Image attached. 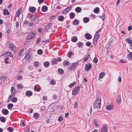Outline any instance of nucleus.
Returning <instances> with one entry per match:
<instances>
[{
	"label": "nucleus",
	"instance_id": "1",
	"mask_svg": "<svg viewBox=\"0 0 132 132\" xmlns=\"http://www.w3.org/2000/svg\"><path fill=\"white\" fill-rule=\"evenodd\" d=\"M101 106V100H100L96 99L94 103L93 107L96 109H100Z\"/></svg>",
	"mask_w": 132,
	"mask_h": 132
},
{
	"label": "nucleus",
	"instance_id": "2",
	"mask_svg": "<svg viewBox=\"0 0 132 132\" xmlns=\"http://www.w3.org/2000/svg\"><path fill=\"white\" fill-rule=\"evenodd\" d=\"M35 33L32 32L30 33L27 37V38L28 40H31L33 39L36 37Z\"/></svg>",
	"mask_w": 132,
	"mask_h": 132
},
{
	"label": "nucleus",
	"instance_id": "3",
	"mask_svg": "<svg viewBox=\"0 0 132 132\" xmlns=\"http://www.w3.org/2000/svg\"><path fill=\"white\" fill-rule=\"evenodd\" d=\"M80 89V87L77 86L73 89L72 91V94L73 95H76L78 93Z\"/></svg>",
	"mask_w": 132,
	"mask_h": 132
},
{
	"label": "nucleus",
	"instance_id": "4",
	"mask_svg": "<svg viewBox=\"0 0 132 132\" xmlns=\"http://www.w3.org/2000/svg\"><path fill=\"white\" fill-rule=\"evenodd\" d=\"M107 127L106 124H103L101 129L100 132H107Z\"/></svg>",
	"mask_w": 132,
	"mask_h": 132
},
{
	"label": "nucleus",
	"instance_id": "5",
	"mask_svg": "<svg viewBox=\"0 0 132 132\" xmlns=\"http://www.w3.org/2000/svg\"><path fill=\"white\" fill-rule=\"evenodd\" d=\"M9 47L13 51H15L16 50V46L13 44L11 43L10 44Z\"/></svg>",
	"mask_w": 132,
	"mask_h": 132
},
{
	"label": "nucleus",
	"instance_id": "6",
	"mask_svg": "<svg viewBox=\"0 0 132 132\" xmlns=\"http://www.w3.org/2000/svg\"><path fill=\"white\" fill-rule=\"evenodd\" d=\"M71 8L72 7L71 6L67 7L66 9L63 10V13L64 14L67 13L71 9Z\"/></svg>",
	"mask_w": 132,
	"mask_h": 132
},
{
	"label": "nucleus",
	"instance_id": "7",
	"mask_svg": "<svg viewBox=\"0 0 132 132\" xmlns=\"http://www.w3.org/2000/svg\"><path fill=\"white\" fill-rule=\"evenodd\" d=\"M85 37L86 39L89 40L92 38V36L90 34L87 33L85 34Z\"/></svg>",
	"mask_w": 132,
	"mask_h": 132
},
{
	"label": "nucleus",
	"instance_id": "8",
	"mask_svg": "<svg viewBox=\"0 0 132 132\" xmlns=\"http://www.w3.org/2000/svg\"><path fill=\"white\" fill-rule=\"evenodd\" d=\"M26 95L28 97H30L32 96L33 94L32 92L31 91L28 90L25 93Z\"/></svg>",
	"mask_w": 132,
	"mask_h": 132
},
{
	"label": "nucleus",
	"instance_id": "9",
	"mask_svg": "<svg viewBox=\"0 0 132 132\" xmlns=\"http://www.w3.org/2000/svg\"><path fill=\"white\" fill-rule=\"evenodd\" d=\"M100 36L99 34H95L93 39V41L94 42H96L100 37Z\"/></svg>",
	"mask_w": 132,
	"mask_h": 132
},
{
	"label": "nucleus",
	"instance_id": "10",
	"mask_svg": "<svg viewBox=\"0 0 132 132\" xmlns=\"http://www.w3.org/2000/svg\"><path fill=\"white\" fill-rule=\"evenodd\" d=\"M2 113L5 115H7L9 111L8 110L5 109H3L2 110Z\"/></svg>",
	"mask_w": 132,
	"mask_h": 132
},
{
	"label": "nucleus",
	"instance_id": "11",
	"mask_svg": "<svg viewBox=\"0 0 132 132\" xmlns=\"http://www.w3.org/2000/svg\"><path fill=\"white\" fill-rule=\"evenodd\" d=\"M113 106L112 105H109L106 107V109L107 110L109 111L112 110L113 108Z\"/></svg>",
	"mask_w": 132,
	"mask_h": 132
},
{
	"label": "nucleus",
	"instance_id": "12",
	"mask_svg": "<svg viewBox=\"0 0 132 132\" xmlns=\"http://www.w3.org/2000/svg\"><path fill=\"white\" fill-rule=\"evenodd\" d=\"M25 58L29 61L31 59V55L29 53H27L25 56Z\"/></svg>",
	"mask_w": 132,
	"mask_h": 132
},
{
	"label": "nucleus",
	"instance_id": "13",
	"mask_svg": "<svg viewBox=\"0 0 132 132\" xmlns=\"http://www.w3.org/2000/svg\"><path fill=\"white\" fill-rule=\"evenodd\" d=\"M21 11L22 8H20L19 9V10L16 12V15L18 17H19L21 12Z\"/></svg>",
	"mask_w": 132,
	"mask_h": 132
},
{
	"label": "nucleus",
	"instance_id": "14",
	"mask_svg": "<svg viewBox=\"0 0 132 132\" xmlns=\"http://www.w3.org/2000/svg\"><path fill=\"white\" fill-rule=\"evenodd\" d=\"M75 16V14L73 12L70 13L69 14V18L70 19H73Z\"/></svg>",
	"mask_w": 132,
	"mask_h": 132
},
{
	"label": "nucleus",
	"instance_id": "15",
	"mask_svg": "<svg viewBox=\"0 0 132 132\" xmlns=\"http://www.w3.org/2000/svg\"><path fill=\"white\" fill-rule=\"evenodd\" d=\"M3 14L4 15H9L10 13L8 10L6 9H5L3 11Z\"/></svg>",
	"mask_w": 132,
	"mask_h": 132
},
{
	"label": "nucleus",
	"instance_id": "16",
	"mask_svg": "<svg viewBox=\"0 0 132 132\" xmlns=\"http://www.w3.org/2000/svg\"><path fill=\"white\" fill-rule=\"evenodd\" d=\"M29 10L32 13L35 12L36 10V8L34 7H31L29 8Z\"/></svg>",
	"mask_w": 132,
	"mask_h": 132
},
{
	"label": "nucleus",
	"instance_id": "17",
	"mask_svg": "<svg viewBox=\"0 0 132 132\" xmlns=\"http://www.w3.org/2000/svg\"><path fill=\"white\" fill-rule=\"evenodd\" d=\"M57 62V60L55 58L53 59L51 61V63L53 65L56 64Z\"/></svg>",
	"mask_w": 132,
	"mask_h": 132
},
{
	"label": "nucleus",
	"instance_id": "18",
	"mask_svg": "<svg viewBox=\"0 0 132 132\" xmlns=\"http://www.w3.org/2000/svg\"><path fill=\"white\" fill-rule=\"evenodd\" d=\"M24 51V49L22 48L21 49L20 51L19 52L18 54V56L20 57H21L22 56H23V53H22V52Z\"/></svg>",
	"mask_w": 132,
	"mask_h": 132
},
{
	"label": "nucleus",
	"instance_id": "19",
	"mask_svg": "<svg viewBox=\"0 0 132 132\" xmlns=\"http://www.w3.org/2000/svg\"><path fill=\"white\" fill-rule=\"evenodd\" d=\"M127 57L129 60L132 59V52H130L127 55Z\"/></svg>",
	"mask_w": 132,
	"mask_h": 132
},
{
	"label": "nucleus",
	"instance_id": "20",
	"mask_svg": "<svg viewBox=\"0 0 132 132\" xmlns=\"http://www.w3.org/2000/svg\"><path fill=\"white\" fill-rule=\"evenodd\" d=\"M82 9L80 7H77L75 9V11L77 13H79L81 12Z\"/></svg>",
	"mask_w": 132,
	"mask_h": 132
},
{
	"label": "nucleus",
	"instance_id": "21",
	"mask_svg": "<svg viewBox=\"0 0 132 132\" xmlns=\"http://www.w3.org/2000/svg\"><path fill=\"white\" fill-rule=\"evenodd\" d=\"M58 20L60 21H62L64 20V16L62 15H60L57 18Z\"/></svg>",
	"mask_w": 132,
	"mask_h": 132
},
{
	"label": "nucleus",
	"instance_id": "22",
	"mask_svg": "<svg viewBox=\"0 0 132 132\" xmlns=\"http://www.w3.org/2000/svg\"><path fill=\"white\" fill-rule=\"evenodd\" d=\"M47 10V7L45 5L43 6L42 8V10L43 12H46Z\"/></svg>",
	"mask_w": 132,
	"mask_h": 132
},
{
	"label": "nucleus",
	"instance_id": "23",
	"mask_svg": "<svg viewBox=\"0 0 132 132\" xmlns=\"http://www.w3.org/2000/svg\"><path fill=\"white\" fill-rule=\"evenodd\" d=\"M79 23V21L77 19L75 20L72 22V24L74 25L77 24Z\"/></svg>",
	"mask_w": 132,
	"mask_h": 132
},
{
	"label": "nucleus",
	"instance_id": "24",
	"mask_svg": "<svg viewBox=\"0 0 132 132\" xmlns=\"http://www.w3.org/2000/svg\"><path fill=\"white\" fill-rule=\"evenodd\" d=\"M84 22L85 23H87L89 21V19L87 17H85L83 19Z\"/></svg>",
	"mask_w": 132,
	"mask_h": 132
},
{
	"label": "nucleus",
	"instance_id": "25",
	"mask_svg": "<svg viewBox=\"0 0 132 132\" xmlns=\"http://www.w3.org/2000/svg\"><path fill=\"white\" fill-rule=\"evenodd\" d=\"M58 70L59 73L60 75L63 74L64 73L63 70L62 69L59 68L58 69Z\"/></svg>",
	"mask_w": 132,
	"mask_h": 132
},
{
	"label": "nucleus",
	"instance_id": "26",
	"mask_svg": "<svg viewBox=\"0 0 132 132\" xmlns=\"http://www.w3.org/2000/svg\"><path fill=\"white\" fill-rule=\"evenodd\" d=\"M71 40L72 42H75L77 41V38L76 36H73Z\"/></svg>",
	"mask_w": 132,
	"mask_h": 132
},
{
	"label": "nucleus",
	"instance_id": "27",
	"mask_svg": "<svg viewBox=\"0 0 132 132\" xmlns=\"http://www.w3.org/2000/svg\"><path fill=\"white\" fill-rule=\"evenodd\" d=\"M0 120L2 122L4 123L5 122L6 119L4 117H2L0 118Z\"/></svg>",
	"mask_w": 132,
	"mask_h": 132
},
{
	"label": "nucleus",
	"instance_id": "28",
	"mask_svg": "<svg viewBox=\"0 0 132 132\" xmlns=\"http://www.w3.org/2000/svg\"><path fill=\"white\" fill-rule=\"evenodd\" d=\"M105 73L103 72H101L99 75L100 78L101 79L103 78V76L105 75Z\"/></svg>",
	"mask_w": 132,
	"mask_h": 132
},
{
	"label": "nucleus",
	"instance_id": "29",
	"mask_svg": "<svg viewBox=\"0 0 132 132\" xmlns=\"http://www.w3.org/2000/svg\"><path fill=\"white\" fill-rule=\"evenodd\" d=\"M37 52L38 54L41 55L43 54V51L42 49H39L37 51Z\"/></svg>",
	"mask_w": 132,
	"mask_h": 132
},
{
	"label": "nucleus",
	"instance_id": "30",
	"mask_svg": "<svg viewBox=\"0 0 132 132\" xmlns=\"http://www.w3.org/2000/svg\"><path fill=\"white\" fill-rule=\"evenodd\" d=\"M69 62L67 60H65L63 63V64L64 65H67L69 64Z\"/></svg>",
	"mask_w": 132,
	"mask_h": 132
},
{
	"label": "nucleus",
	"instance_id": "31",
	"mask_svg": "<svg viewBox=\"0 0 132 132\" xmlns=\"http://www.w3.org/2000/svg\"><path fill=\"white\" fill-rule=\"evenodd\" d=\"M125 41L127 43H128L129 44H131L132 43V41L129 39V38H127L125 39Z\"/></svg>",
	"mask_w": 132,
	"mask_h": 132
},
{
	"label": "nucleus",
	"instance_id": "32",
	"mask_svg": "<svg viewBox=\"0 0 132 132\" xmlns=\"http://www.w3.org/2000/svg\"><path fill=\"white\" fill-rule=\"evenodd\" d=\"M34 116L35 117V118L37 119L39 117V114L37 113H36L34 114Z\"/></svg>",
	"mask_w": 132,
	"mask_h": 132
},
{
	"label": "nucleus",
	"instance_id": "33",
	"mask_svg": "<svg viewBox=\"0 0 132 132\" xmlns=\"http://www.w3.org/2000/svg\"><path fill=\"white\" fill-rule=\"evenodd\" d=\"M121 99L120 96H119L118 97V98L117 100V103L119 104H120L121 103Z\"/></svg>",
	"mask_w": 132,
	"mask_h": 132
},
{
	"label": "nucleus",
	"instance_id": "34",
	"mask_svg": "<svg viewBox=\"0 0 132 132\" xmlns=\"http://www.w3.org/2000/svg\"><path fill=\"white\" fill-rule=\"evenodd\" d=\"M52 25V23H49L48 25L46 26L45 27V29L47 30V29H49L50 28V26H51Z\"/></svg>",
	"mask_w": 132,
	"mask_h": 132
},
{
	"label": "nucleus",
	"instance_id": "35",
	"mask_svg": "<svg viewBox=\"0 0 132 132\" xmlns=\"http://www.w3.org/2000/svg\"><path fill=\"white\" fill-rule=\"evenodd\" d=\"M83 46V44L82 42H79L78 43V46L79 48H82Z\"/></svg>",
	"mask_w": 132,
	"mask_h": 132
},
{
	"label": "nucleus",
	"instance_id": "36",
	"mask_svg": "<svg viewBox=\"0 0 132 132\" xmlns=\"http://www.w3.org/2000/svg\"><path fill=\"white\" fill-rule=\"evenodd\" d=\"M13 105L12 103H10L7 105V107L9 109H11L13 106Z\"/></svg>",
	"mask_w": 132,
	"mask_h": 132
},
{
	"label": "nucleus",
	"instance_id": "37",
	"mask_svg": "<svg viewBox=\"0 0 132 132\" xmlns=\"http://www.w3.org/2000/svg\"><path fill=\"white\" fill-rule=\"evenodd\" d=\"M18 99L16 97H13L11 100L14 103L16 102L17 101Z\"/></svg>",
	"mask_w": 132,
	"mask_h": 132
},
{
	"label": "nucleus",
	"instance_id": "38",
	"mask_svg": "<svg viewBox=\"0 0 132 132\" xmlns=\"http://www.w3.org/2000/svg\"><path fill=\"white\" fill-rule=\"evenodd\" d=\"M50 64V63L48 61H45L43 63L44 66H49Z\"/></svg>",
	"mask_w": 132,
	"mask_h": 132
},
{
	"label": "nucleus",
	"instance_id": "39",
	"mask_svg": "<svg viewBox=\"0 0 132 132\" xmlns=\"http://www.w3.org/2000/svg\"><path fill=\"white\" fill-rule=\"evenodd\" d=\"M99 9L98 7H96L95 8L94 10V12L95 13H97L99 11Z\"/></svg>",
	"mask_w": 132,
	"mask_h": 132
},
{
	"label": "nucleus",
	"instance_id": "40",
	"mask_svg": "<svg viewBox=\"0 0 132 132\" xmlns=\"http://www.w3.org/2000/svg\"><path fill=\"white\" fill-rule=\"evenodd\" d=\"M50 84L51 85H54L55 84L56 82L54 80L52 79L50 81Z\"/></svg>",
	"mask_w": 132,
	"mask_h": 132
},
{
	"label": "nucleus",
	"instance_id": "41",
	"mask_svg": "<svg viewBox=\"0 0 132 132\" xmlns=\"http://www.w3.org/2000/svg\"><path fill=\"white\" fill-rule=\"evenodd\" d=\"M94 123L96 127H99L98 125V122L97 120H95L94 122Z\"/></svg>",
	"mask_w": 132,
	"mask_h": 132
},
{
	"label": "nucleus",
	"instance_id": "42",
	"mask_svg": "<svg viewBox=\"0 0 132 132\" xmlns=\"http://www.w3.org/2000/svg\"><path fill=\"white\" fill-rule=\"evenodd\" d=\"M36 18L37 17L35 16H32L31 17V20L32 21H34L36 19Z\"/></svg>",
	"mask_w": 132,
	"mask_h": 132
},
{
	"label": "nucleus",
	"instance_id": "43",
	"mask_svg": "<svg viewBox=\"0 0 132 132\" xmlns=\"http://www.w3.org/2000/svg\"><path fill=\"white\" fill-rule=\"evenodd\" d=\"M72 52L71 51L69 52L68 53V55L69 58L71 57V56L72 55Z\"/></svg>",
	"mask_w": 132,
	"mask_h": 132
},
{
	"label": "nucleus",
	"instance_id": "44",
	"mask_svg": "<svg viewBox=\"0 0 132 132\" xmlns=\"http://www.w3.org/2000/svg\"><path fill=\"white\" fill-rule=\"evenodd\" d=\"M76 68L75 67H69L68 69L70 70H73Z\"/></svg>",
	"mask_w": 132,
	"mask_h": 132
},
{
	"label": "nucleus",
	"instance_id": "45",
	"mask_svg": "<svg viewBox=\"0 0 132 132\" xmlns=\"http://www.w3.org/2000/svg\"><path fill=\"white\" fill-rule=\"evenodd\" d=\"M16 86L18 88L21 89H23V86L20 84Z\"/></svg>",
	"mask_w": 132,
	"mask_h": 132
},
{
	"label": "nucleus",
	"instance_id": "46",
	"mask_svg": "<svg viewBox=\"0 0 132 132\" xmlns=\"http://www.w3.org/2000/svg\"><path fill=\"white\" fill-rule=\"evenodd\" d=\"M100 17L103 20H104L105 18V15L104 13L102 14V15Z\"/></svg>",
	"mask_w": 132,
	"mask_h": 132
},
{
	"label": "nucleus",
	"instance_id": "47",
	"mask_svg": "<svg viewBox=\"0 0 132 132\" xmlns=\"http://www.w3.org/2000/svg\"><path fill=\"white\" fill-rule=\"evenodd\" d=\"M75 83V82H74L73 83L69 85V87L70 88H71L72 87H73L74 86Z\"/></svg>",
	"mask_w": 132,
	"mask_h": 132
},
{
	"label": "nucleus",
	"instance_id": "48",
	"mask_svg": "<svg viewBox=\"0 0 132 132\" xmlns=\"http://www.w3.org/2000/svg\"><path fill=\"white\" fill-rule=\"evenodd\" d=\"M7 130L10 132H12L13 131L12 130V128L11 127L8 128Z\"/></svg>",
	"mask_w": 132,
	"mask_h": 132
},
{
	"label": "nucleus",
	"instance_id": "49",
	"mask_svg": "<svg viewBox=\"0 0 132 132\" xmlns=\"http://www.w3.org/2000/svg\"><path fill=\"white\" fill-rule=\"evenodd\" d=\"M63 120V118L61 116L59 117L58 118V121H61Z\"/></svg>",
	"mask_w": 132,
	"mask_h": 132
},
{
	"label": "nucleus",
	"instance_id": "50",
	"mask_svg": "<svg viewBox=\"0 0 132 132\" xmlns=\"http://www.w3.org/2000/svg\"><path fill=\"white\" fill-rule=\"evenodd\" d=\"M91 43L90 42H87L86 43V45L87 46H90Z\"/></svg>",
	"mask_w": 132,
	"mask_h": 132
},
{
	"label": "nucleus",
	"instance_id": "51",
	"mask_svg": "<svg viewBox=\"0 0 132 132\" xmlns=\"http://www.w3.org/2000/svg\"><path fill=\"white\" fill-rule=\"evenodd\" d=\"M91 67H85V68L86 70L88 71L91 68Z\"/></svg>",
	"mask_w": 132,
	"mask_h": 132
},
{
	"label": "nucleus",
	"instance_id": "52",
	"mask_svg": "<svg viewBox=\"0 0 132 132\" xmlns=\"http://www.w3.org/2000/svg\"><path fill=\"white\" fill-rule=\"evenodd\" d=\"M9 58H8L6 57L5 59V62L6 64H8L9 63L8 61H7L9 60Z\"/></svg>",
	"mask_w": 132,
	"mask_h": 132
},
{
	"label": "nucleus",
	"instance_id": "53",
	"mask_svg": "<svg viewBox=\"0 0 132 132\" xmlns=\"http://www.w3.org/2000/svg\"><path fill=\"white\" fill-rule=\"evenodd\" d=\"M78 103L77 102H75L74 103V107L75 108H76L78 106Z\"/></svg>",
	"mask_w": 132,
	"mask_h": 132
},
{
	"label": "nucleus",
	"instance_id": "54",
	"mask_svg": "<svg viewBox=\"0 0 132 132\" xmlns=\"http://www.w3.org/2000/svg\"><path fill=\"white\" fill-rule=\"evenodd\" d=\"M93 61L95 63H97L98 61L97 58L96 57H95L93 60Z\"/></svg>",
	"mask_w": 132,
	"mask_h": 132
},
{
	"label": "nucleus",
	"instance_id": "55",
	"mask_svg": "<svg viewBox=\"0 0 132 132\" xmlns=\"http://www.w3.org/2000/svg\"><path fill=\"white\" fill-rule=\"evenodd\" d=\"M88 58L89 56L88 55H87V56L85 57V58H84V60L85 61H87L88 59Z\"/></svg>",
	"mask_w": 132,
	"mask_h": 132
},
{
	"label": "nucleus",
	"instance_id": "56",
	"mask_svg": "<svg viewBox=\"0 0 132 132\" xmlns=\"http://www.w3.org/2000/svg\"><path fill=\"white\" fill-rule=\"evenodd\" d=\"M118 80L120 82H121V76H119L118 77Z\"/></svg>",
	"mask_w": 132,
	"mask_h": 132
},
{
	"label": "nucleus",
	"instance_id": "57",
	"mask_svg": "<svg viewBox=\"0 0 132 132\" xmlns=\"http://www.w3.org/2000/svg\"><path fill=\"white\" fill-rule=\"evenodd\" d=\"M43 100L44 101L46 100L47 99V97L46 96H43Z\"/></svg>",
	"mask_w": 132,
	"mask_h": 132
},
{
	"label": "nucleus",
	"instance_id": "58",
	"mask_svg": "<svg viewBox=\"0 0 132 132\" xmlns=\"http://www.w3.org/2000/svg\"><path fill=\"white\" fill-rule=\"evenodd\" d=\"M22 78V76L21 75L19 76L18 77V79L19 80H21Z\"/></svg>",
	"mask_w": 132,
	"mask_h": 132
},
{
	"label": "nucleus",
	"instance_id": "59",
	"mask_svg": "<svg viewBox=\"0 0 132 132\" xmlns=\"http://www.w3.org/2000/svg\"><path fill=\"white\" fill-rule=\"evenodd\" d=\"M40 39L39 38L37 39L36 40V43L37 44H39L40 42Z\"/></svg>",
	"mask_w": 132,
	"mask_h": 132
},
{
	"label": "nucleus",
	"instance_id": "60",
	"mask_svg": "<svg viewBox=\"0 0 132 132\" xmlns=\"http://www.w3.org/2000/svg\"><path fill=\"white\" fill-rule=\"evenodd\" d=\"M120 62L122 63H125L127 62V61L125 60L122 59L120 60Z\"/></svg>",
	"mask_w": 132,
	"mask_h": 132
},
{
	"label": "nucleus",
	"instance_id": "61",
	"mask_svg": "<svg viewBox=\"0 0 132 132\" xmlns=\"http://www.w3.org/2000/svg\"><path fill=\"white\" fill-rule=\"evenodd\" d=\"M49 40L48 39L46 40H43L42 41V42L43 43H46L49 42Z\"/></svg>",
	"mask_w": 132,
	"mask_h": 132
},
{
	"label": "nucleus",
	"instance_id": "62",
	"mask_svg": "<svg viewBox=\"0 0 132 132\" xmlns=\"http://www.w3.org/2000/svg\"><path fill=\"white\" fill-rule=\"evenodd\" d=\"M78 65V62H75L72 64L73 66H77Z\"/></svg>",
	"mask_w": 132,
	"mask_h": 132
},
{
	"label": "nucleus",
	"instance_id": "63",
	"mask_svg": "<svg viewBox=\"0 0 132 132\" xmlns=\"http://www.w3.org/2000/svg\"><path fill=\"white\" fill-rule=\"evenodd\" d=\"M12 7V5L10 3L9 5L8 6L7 8L9 9L11 8Z\"/></svg>",
	"mask_w": 132,
	"mask_h": 132
},
{
	"label": "nucleus",
	"instance_id": "64",
	"mask_svg": "<svg viewBox=\"0 0 132 132\" xmlns=\"http://www.w3.org/2000/svg\"><path fill=\"white\" fill-rule=\"evenodd\" d=\"M132 29V27L131 26H129L128 27V30L129 31H130Z\"/></svg>",
	"mask_w": 132,
	"mask_h": 132
}]
</instances>
